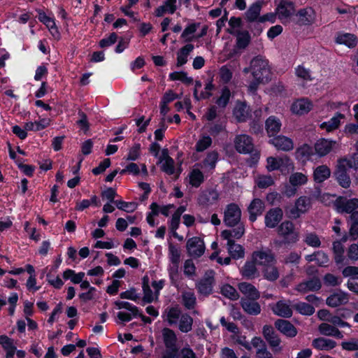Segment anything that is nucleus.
I'll use <instances>...</instances> for the list:
<instances>
[{
  "instance_id": "obj_1",
  "label": "nucleus",
  "mask_w": 358,
  "mask_h": 358,
  "mask_svg": "<svg viewBox=\"0 0 358 358\" xmlns=\"http://www.w3.org/2000/svg\"><path fill=\"white\" fill-rule=\"evenodd\" d=\"M162 333L166 348V350L162 354V358H197L196 353L189 345L184 346L181 349L178 348V337L173 329L164 327Z\"/></svg>"
},
{
  "instance_id": "obj_2",
  "label": "nucleus",
  "mask_w": 358,
  "mask_h": 358,
  "mask_svg": "<svg viewBox=\"0 0 358 358\" xmlns=\"http://www.w3.org/2000/svg\"><path fill=\"white\" fill-rule=\"evenodd\" d=\"M250 80L248 90L255 94L260 85H264L271 80V71L268 60L261 56H257L250 62Z\"/></svg>"
},
{
  "instance_id": "obj_3",
  "label": "nucleus",
  "mask_w": 358,
  "mask_h": 358,
  "mask_svg": "<svg viewBox=\"0 0 358 358\" xmlns=\"http://www.w3.org/2000/svg\"><path fill=\"white\" fill-rule=\"evenodd\" d=\"M242 21L240 17H231L229 20V28L227 32L236 36V43L234 48L230 50L228 57L229 59L239 57L241 50L246 49V30L239 31L236 28L241 27Z\"/></svg>"
},
{
  "instance_id": "obj_4",
  "label": "nucleus",
  "mask_w": 358,
  "mask_h": 358,
  "mask_svg": "<svg viewBox=\"0 0 358 358\" xmlns=\"http://www.w3.org/2000/svg\"><path fill=\"white\" fill-rule=\"evenodd\" d=\"M167 321L170 325L176 324L180 318L178 329L182 333H188L192 329L193 318L187 313L182 314L180 309L176 306L166 310Z\"/></svg>"
},
{
  "instance_id": "obj_5",
  "label": "nucleus",
  "mask_w": 358,
  "mask_h": 358,
  "mask_svg": "<svg viewBox=\"0 0 358 358\" xmlns=\"http://www.w3.org/2000/svg\"><path fill=\"white\" fill-rule=\"evenodd\" d=\"M278 234L282 237L285 243H294L299 239V233L296 230L294 223L284 221L278 227Z\"/></svg>"
},
{
  "instance_id": "obj_6",
  "label": "nucleus",
  "mask_w": 358,
  "mask_h": 358,
  "mask_svg": "<svg viewBox=\"0 0 358 358\" xmlns=\"http://www.w3.org/2000/svg\"><path fill=\"white\" fill-rule=\"evenodd\" d=\"M252 263L266 267H271L275 263V255L269 249H262L252 255Z\"/></svg>"
},
{
  "instance_id": "obj_7",
  "label": "nucleus",
  "mask_w": 358,
  "mask_h": 358,
  "mask_svg": "<svg viewBox=\"0 0 358 358\" xmlns=\"http://www.w3.org/2000/svg\"><path fill=\"white\" fill-rule=\"evenodd\" d=\"M186 248L189 256L194 258L201 257L205 252V243L202 238L194 236L187 241Z\"/></svg>"
},
{
  "instance_id": "obj_8",
  "label": "nucleus",
  "mask_w": 358,
  "mask_h": 358,
  "mask_svg": "<svg viewBox=\"0 0 358 358\" xmlns=\"http://www.w3.org/2000/svg\"><path fill=\"white\" fill-rule=\"evenodd\" d=\"M241 212L236 203H230L224 211V222L228 227L236 226L241 220Z\"/></svg>"
},
{
  "instance_id": "obj_9",
  "label": "nucleus",
  "mask_w": 358,
  "mask_h": 358,
  "mask_svg": "<svg viewBox=\"0 0 358 358\" xmlns=\"http://www.w3.org/2000/svg\"><path fill=\"white\" fill-rule=\"evenodd\" d=\"M262 110L257 108L254 110H250L248 113V123L250 127V131L255 134H259L263 131L262 124Z\"/></svg>"
},
{
  "instance_id": "obj_10",
  "label": "nucleus",
  "mask_w": 358,
  "mask_h": 358,
  "mask_svg": "<svg viewBox=\"0 0 358 358\" xmlns=\"http://www.w3.org/2000/svg\"><path fill=\"white\" fill-rule=\"evenodd\" d=\"M335 206L338 212L350 214L358 208V199H348L340 196L336 200Z\"/></svg>"
},
{
  "instance_id": "obj_11",
  "label": "nucleus",
  "mask_w": 358,
  "mask_h": 358,
  "mask_svg": "<svg viewBox=\"0 0 358 358\" xmlns=\"http://www.w3.org/2000/svg\"><path fill=\"white\" fill-rule=\"evenodd\" d=\"M294 11V3L288 0H281L276 8V13L278 18L282 22H288Z\"/></svg>"
},
{
  "instance_id": "obj_12",
  "label": "nucleus",
  "mask_w": 358,
  "mask_h": 358,
  "mask_svg": "<svg viewBox=\"0 0 358 358\" xmlns=\"http://www.w3.org/2000/svg\"><path fill=\"white\" fill-rule=\"evenodd\" d=\"M348 168L337 160L334 176L337 182L343 188H348L351 185V179L348 173Z\"/></svg>"
},
{
  "instance_id": "obj_13",
  "label": "nucleus",
  "mask_w": 358,
  "mask_h": 358,
  "mask_svg": "<svg viewBox=\"0 0 358 358\" xmlns=\"http://www.w3.org/2000/svg\"><path fill=\"white\" fill-rule=\"evenodd\" d=\"M269 143L273 145L277 150L282 151H290L294 148L293 141L285 136H275L269 140Z\"/></svg>"
},
{
  "instance_id": "obj_14",
  "label": "nucleus",
  "mask_w": 358,
  "mask_h": 358,
  "mask_svg": "<svg viewBox=\"0 0 358 358\" xmlns=\"http://www.w3.org/2000/svg\"><path fill=\"white\" fill-rule=\"evenodd\" d=\"M35 10L38 13V20L46 26L52 36L54 37H59L60 34L55 24V19L48 16L45 13L41 8H36Z\"/></svg>"
},
{
  "instance_id": "obj_15",
  "label": "nucleus",
  "mask_w": 358,
  "mask_h": 358,
  "mask_svg": "<svg viewBox=\"0 0 358 358\" xmlns=\"http://www.w3.org/2000/svg\"><path fill=\"white\" fill-rule=\"evenodd\" d=\"M349 301V295L343 291L334 292L326 300L327 304L332 308L346 304Z\"/></svg>"
},
{
  "instance_id": "obj_16",
  "label": "nucleus",
  "mask_w": 358,
  "mask_h": 358,
  "mask_svg": "<svg viewBox=\"0 0 358 358\" xmlns=\"http://www.w3.org/2000/svg\"><path fill=\"white\" fill-rule=\"evenodd\" d=\"M322 287L320 280L317 277L303 281L296 287V290L301 293H306L308 292H314L319 290Z\"/></svg>"
},
{
  "instance_id": "obj_17",
  "label": "nucleus",
  "mask_w": 358,
  "mask_h": 358,
  "mask_svg": "<svg viewBox=\"0 0 358 358\" xmlns=\"http://www.w3.org/2000/svg\"><path fill=\"white\" fill-rule=\"evenodd\" d=\"M283 212L280 208H272L268 210L265 216L266 226L274 228L282 219Z\"/></svg>"
},
{
  "instance_id": "obj_18",
  "label": "nucleus",
  "mask_w": 358,
  "mask_h": 358,
  "mask_svg": "<svg viewBox=\"0 0 358 358\" xmlns=\"http://www.w3.org/2000/svg\"><path fill=\"white\" fill-rule=\"evenodd\" d=\"M296 23L299 25H309L314 22L315 14L311 8L301 9L296 13Z\"/></svg>"
},
{
  "instance_id": "obj_19",
  "label": "nucleus",
  "mask_w": 358,
  "mask_h": 358,
  "mask_svg": "<svg viewBox=\"0 0 358 358\" xmlns=\"http://www.w3.org/2000/svg\"><path fill=\"white\" fill-rule=\"evenodd\" d=\"M281 127L280 120L275 116H270L265 121V129L269 137L276 136L280 132Z\"/></svg>"
},
{
  "instance_id": "obj_20",
  "label": "nucleus",
  "mask_w": 358,
  "mask_h": 358,
  "mask_svg": "<svg viewBox=\"0 0 358 358\" xmlns=\"http://www.w3.org/2000/svg\"><path fill=\"white\" fill-rule=\"evenodd\" d=\"M275 327L288 337H294L297 334L296 327L287 320L278 319L275 322Z\"/></svg>"
},
{
  "instance_id": "obj_21",
  "label": "nucleus",
  "mask_w": 358,
  "mask_h": 358,
  "mask_svg": "<svg viewBox=\"0 0 358 358\" xmlns=\"http://www.w3.org/2000/svg\"><path fill=\"white\" fill-rule=\"evenodd\" d=\"M263 335L271 348H276L279 346L281 341L271 326H264Z\"/></svg>"
},
{
  "instance_id": "obj_22",
  "label": "nucleus",
  "mask_w": 358,
  "mask_h": 358,
  "mask_svg": "<svg viewBox=\"0 0 358 358\" xmlns=\"http://www.w3.org/2000/svg\"><path fill=\"white\" fill-rule=\"evenodd\" d=\"M313 107L312 103L306 99L296 101L292 106V110L297 115H303L308 113Z\"/></svg>"
},
{
  "instance_id": "obj_23",
  "label": "nucleus",
  "mask_w": 358,
  "mask_h": 358,
  "mask_svg": "<svg viewBox=\"0 0 358 358\" xmlns=\"http://www.w3.org/2000/svg\"><path fill=\"white\" fill-rule=\"evenodd\" d=\"M213 277H207L201 279L196 284L198 292L205 296H208L213 292Z\"/></svg>"
},
{
  "instance_id": "obj_24",
  "label": "nucleus",
  "mask_w": 358,
  "mask_h": 358,
  "mask_svg": "<svg viewBox=\"0 0 358 358\" xmlns=\"http://www.w3.org/2000/svg\"><path fill=\"white\" fill-rule=\"evenodd\" d=\"M336 143V141L320 139L315 145V152L320 157H323L332 150Z\"/></svg>"
},
{
  "instance_id": "obj_25",
  "label": "nucleus",
  "mask_w": 358,
  "mask_h": 358,
  "mask_svg": "<svg viewBox=\"0 0 358 358\" xmlns=\"http://www.w3.org/2000/svg\"><path fill=\"white\" fill-rule=\"evenodd\" d=\"M219 199V194L215 189L203 192L199 197V203L202 206H209L215 203Z\"/></svg>"
},
{
  "instance_id": "obj_26",
  "label": "nucleus",
  "mask_w": 358,
  "mask_h": 358,
  "mask_svg": "<svg viewBox=\"0 0 358 358\" xmlns=\"http://www.w3.org/2000/svg\"><path fill=\"white\" fill-rule=\"evenodd\" d=\"M320 333L326 336H334L338 338H343L341 331L336 327L329 323H322L318 327Z\"/></svg>"
},
{
  "instance_id": "obj_27",
  "label": "nucleus",
  "mask_w": 358,
  "mask_h": 358,
  "mask_svg": "<svg viewBox=\"0 0 358 358\" xmlns=\"http://www.w3.org/2000/svg\"><path fill=\"white\" fill-rule=\"evenodd\" d=\"M273 312L282 317L289 318L292 315V310L290 305L284 301H279L272 308Z\"/></svg>"
},
{
  "instance_id": "obj_28",
  "label": "nucleus",
  "mask_w": 358,
  "mask_h": 358,
  "mask_svg": "<svg viewBox=\"0 0 358 358\" xmlns=\"http://www.w3.org/2000/svg\"><path fill=\"white\" fill-rule=\"evenodd\" d=\"M264 205L263 201L259 199H254L249 208V213H250V220L252 222H254L256 220L257 217L259 215H261L264 211Z\"/></svg>"
},
{
  "instance_id": "obj_29",
  "label": "nucleus",
  "mask_w": 358,
  "mask_h": 358,
  "mask_svg": "<svg viewBox=\"0 0 358 358\" xmlns=\"http://www.w3.org/2000/svg\"><path fill=\"white\" fill-rule=\"evenodd\" d=\"M194 45L191 43L186 44L182 47L177 52V63L178 67L185 65L187 62V58L189 53L194 50Z\"/></svg>"
},
{
  "instance_id": "obj_30",
  "label": "nucleus",
  "mask_w": 358,
  "mask_h": 358,
  "mask_svg": "<svg viewBox=\"0 0 358 358\" xmlns=\"http://www.w3.org/2000/svg\"><path fill=\"white\" fill-rule=\"evenodd\" d=\"M312 345L320 350H330L336 347V343L333 340L320 337L314 339Z\"/></svg>"
},
{
  "instance_id": "obj_31",
  "label": "nucleus",
  "mask_w": 358,
  "mask_h": 358,
  "mask_svg": "<svg viewBox=\"0 0 358 358\" xmlns=\"http://www.w3.org/2000/svg\"><path fill=\"white\" fill-rule=\"evenodd\" d=\"M344 118L345 115L343 114L337 113L336 115L329 121L321 124L320 127L322 129H326V131L328 132L332 131L338 128L341 123V120Z\"/></svg>"
},
{
  "instance_id": "obj_32",
  "label": "nucleus",
  "mask_w": 358,
  "mask_h": 358,
  "mask_svg": "<svg viewBox=\"0 0 358 358\" xmlns=\"http://www.w3.org/2000/svg\"><path fill=\"white\" fill-rule=\"evenodd\" d=\"M150 280L148 275L142 278V289L143 292V301L144 303H151L154 301L152 291L150 287Z\"/></svg>"
},
{
  "instance_id": "obj_33",
  "label": "nucleus",
  "mask_w": 358,
  "mask_h": 358,
  "mask_svg": "<svg viewBox=\"0 0 358 358\" xmlns=\"http://www.w3.org/2000/svg\"><path fill=\"white\" fill-rule=\"evenodd\" d=\"M333 252L334 255V260L337 265L345 264L344 256V246L343 244L337 241L333 243Z\"/></svg>"
},
{
  "instance_id": "obj_34",
  "label": "nucleus",
  "mask_w": 358,
  "mask_h": 358,
  "mask_svg": "<svg viewBox=\"0 0 358 358\" xmlns=\"http://www.w3.org/2000/svg\"><path fill=\"white\" fill-rule=\"evenodd\" d=\"M169 255L170 261L176 268V274L177 268H178V265L180 260V252L173 243H169Z\"/></svg>"
},
{
  "instance_id": "obj_35",
  "label": "nucleus",
  "mask_w": 358,
  "mask_h": 358,
  "mask_svg": "<svg viewBox=\"0 0 358 358\" xmlns=\"http://www.w3.org/2000/svg\"><path fill=\"white\" fill-rule=\"evenodd\" d=\"M231 91L227 86H224L221 90L220 96L215 100V103L219 108H225L229 103Z\"/></svg>"
},
{
  "instance_id": "obj_36",
  "label": "nucleus",
  "mask_w": 358,
  "mask_h": 358,
  "mask_svg": "<svg viewBox=\"0 0 358 358\" xmlns=\"http://www.w3.org/2000/svg\"><path fill=\"white\" fill-rule=\"evenodd\" d=\"M313 175L317 182H322L330 176L331 171L326 165H321L315 169Z\"/></svg>"
},
{
  "instance_id": "obj_37",
  "label": "nucleus",
  "mask_w": 358,
  "mask_h": 358,
  "mask_svg": "<svg viewBox=\"0 0 358 358\" xmlns=\"http://www.w3.org/2000/svg\"><path fill=\"white\" fill-rule=\"evenodd\" d=\"M189 183L194 187H199L204 181V176L203 172L198 169H194L189 175Z\"/></svg>"
},
{
  "instance_id": "obj_38",
  "label": "nucleus",
  "mask_w": 358,
  "mask_h": 358,
  "mask_svg": "<svg viewBox=\"0 0 358 358\" xmlns=\"http://www.w3.org/2000/svg\"><path fill=\"white\" fill-rule=\"evenodd\" d=\"M264 3L263 0H258L250 7L248 10V21L258 20L259 17V13Z\"/></svg>"
},
{
  "instance_id": "obj_39",
  "label": "nucleus",
  "mask_w": 358,
  "mask_h": 358,
  "mask_svg": "<svg viewBox=\"0 0 358 358\" xmlns=\"http://www.w3.org/2000/svg\"><path fill=\"white\" fill-rule=\"evenodd\" d=\"M336 42L345 45L349 48H355L357 45V40L355 35L351 34H341L336 38Z\"/></svg>"
},
{
  "instance_id": "obj_40",
  "label": "nucleus",
  "mask_w": 358,
  "mask_h": 358,
  "mask_svg": "<svg viewBox=\"0 0 358 358\" xmlns=\"http://www.w3.org/2000/svg\"><path fill=\"white\" fill-rule=\"evenodd\" d=\"M228 250L231 257L234 259H238L244 256V248L234 241H229Z\"/></svg>"
},
{
  "instance_id": "obj_41",
  "label": "nucleus",
  "mask_w": 358,
  "mask_h": 358,
  "mask_svg": "<svg viewBox=\"0 0 358 358\" xmlns=\"http://www.w3.org/2000/svg\"><path fill=\"white\" fill-rule=\"evenodd\" d=\"M171 80H180L185 84L191 85L193 83V78L188 77L187 73L185 71H174L169 74Z\"/></svg>"
},
{
  "instance_id": "obj_42",
  "label": "nucleus",
  "mask_w": 358,
  "mask_h": 358,
  "mask_svg": "<svg viewBox=\"0 0 358 358\" xmlns=\"http://www.w3.org/2000/svg\"><path fill=\"white\" fill-rule=\"evenodd\" d=\"M248 154L250 155L249 158L251 159V165L255 164L260 158V150L254 146L249 136H248Z\"/></svg>"
},
{
  "instance_id": "obj_43",
  "label": "nucleus",
  "mask_w": 358,
  "mask_h": 358,
  "mask_svg": "<svg viewBox=\"0 0 358 358\" xmlns=\"http://www.w3.org/2000/svg\"><path fill=\"white\" fill-rule=\"evenodd\" d=\"M338 161L348 169H358V153H354L350 158H340Z\"/></svg>"
},
{
  "instance_id": "obj_44",
  "label": "nucleus",
  "mask_w": 358,
  "mask_h": 358,
  "mask_svg": "<svg viewBox=\"0 0 358 358\" xmlns=\"http://www.w3.org/2000/svg\"><path fill=\"white\" fill-rule=\"evenodd\" d=\"M221 294L231 300H236L239 297L237 290L229 284H225L221 287Z\"/></svg>"
},
{
  "instance_id": "obj_45",
  "label": "nucleus",
  "mask_w": 358,
  "mask_h": 358,
  "mask_svg": "<svg viewBox=\"0 0 358 358\" xmlns=\"http://www.w3.org/2000/svg\"><path fill=\"white\" fill-rule=\"evenodd\" d=\"M295 203L297 206L298 210L303 214L306 213L311 207V199L306 196H302L296 199Z\"/></svg>"
},
{
  "instance_id": "obj_46",
  "label": "nucleus",
  "mask_w": 358,
  "mask_h": 358,
  "mask_svg": "<svg viewBox=\"0 0 358 358\" xmlns=\"http://www.w3.org/2000/svg\"><path fill=\"white\" fill-rule=\"evenodd\" d=\"M199 25V22H193L188 24L183 30L181 34V38H184L185 42L192 41L193 40V37H188V36L194 34Z\"/></svg>"
},
{
  "instance_id": "obj_47",
  "label": "nucleus",
  "mask_w": 358,
  "mask_h": 358,
  "mask_svg": "<svg viewBox=\"0 0 358 358\" xmlns=\"http://www.w3.org/2000/svg\"><path fill=\"white\" fill-rule=\"evenodd\" d=\"M294 308L299 313L305 315H311L315 312V308L308 303L299 302L294 305Z\"/></svg>"
},
{
  "instance_id": "obj_48",
  "label": "nucleus",
  "mask_w": 358,
  "mask_h": 358,
  "mask_svg": "<svg viewBox=\"0 0 358 358\" xmlns=\"http://www.w3.org/2000/svg\"><path fill=\"white\" fill-rule=\"evenodd\" d=\"M182 304L187 310L194 308L196 305V297L193 293L185 292L182 295Z\"/></svg>"
},
{
  "instance_id": "obj_49",
  "label": "nucleus",
  "mask_w": 358,
  "mask_h": 358,
  "mask_svg": "<svg viewBox=\"0 0 358 358\" xmlns=\"http://www.w3.org/2000/svg\"><path fill=\"white\" fill-rule=\"evenodd\" d=\"M234 147L241 154H246V134L238 135L235 138Z\"/></svg>"
},
{
  "instance_id": "obj_50",
  "label": "nucleus",
  "mask_w": 358,
  "mask_h": 358,
  "mask_svg": "<svg viewBox=\"0 0 358 358\" xmlns=\"http://www.w3.org/2000/svg\"><path fill=\"white\" fill-rule=\"evenodd\" d=\"M23 159H17L16 164L18 169L27 176L32 177L34 173L35 166L23 164Z\"/></svg>"
},
{
  "instance_id": "obj_51",
  "label": "nucleus",
  "mask_w": 358,
  "mask_h": 358,
  "mask_svg": "<svg viewBox=\"0 0 358 358\" xmlns=\"http://www.w3.org/2000/svg\"><path fill=\"white\" fill-rule=\"evenodd\" d=\"M289 181L294 187L300 186L307 182V177L301 173H294L289 176Z\"/></svg>"
},
{
  "instance_id": "obj_52",
  "label": "nucleus",
  "mask_w": 358,
  "mask_h": 358,
  "mask_svg": "<svg viewBox=\"0 0 358 358\" xmlns=\"http://www.w3.org/2000/svg\"><path fill=\"white\" fill-rule=\"evenodd\" d=\"M118 39V36L115 32H112L108 37L103 38L99 42L101 48H108L115 44Z\"/></svg>"
},
{
  "instance_id": "obj_53",
  "label": "nucleus",
  "mask_w": 358,
  "mask_h": 358,
  "mask_svg": "<svg viewBox=\"0 0 358 358\" xmlns=\"http://www.w3.org/2000/svg\"><path fill=\"white\" fill-rule=\"evenodd\" d=\"M115 206L121 210H124L127 213L134 211L137 208V203L135 202H127L122 200H116Z\"/></svg>"
},
{
  "instance_id": "obj_54",
  "label": "nucleus",
  "mask_w": 358,
  "mask_h": 358,
  "mask_svg": "<svg viewBox=\"0 0 358 358\" xmlns=\"http://www.w3.org/2000/svg\"><path fill=\"white\" fill-rule=\"evenodd\" d=\"M212 144V138L209 136H204L200 138L195 145V149L201 152L208 148Z\"/></svg>"
},
{
  "instance_id": "obj_55",
  "label": "nucleus",
  "mask_w": 358,
  "mask_h": 358,
  "mask_svg": "<svg viewBox=\"0 0 358 358\" xmlns=\"http://www.w3.org/2000/svg\"><path fill=\"white\" fill-rule=\"evenodd\" d=\"M304 242L308 245L313 248H319L321 245L320 238L313 232L308 233L305 235Z\"/></svg>"
},
{
  "instance_id": "obj_56",
  "label": "nucleus",
  "mask_w": 358,
  "mask_h": 358,
  "mask_svg": "<svg viewBox=\"0 0 358 358\" xmlns=\"http://www.w3.org/2000/svg\"><path fill=\"white\" fill-rule=\"evenodd\" d=\"M141 148L140 143H135L129 150L128 155L126 157L127 161H136L141 156Z\"/></svg>"
},
{
  "instance_id": "obj_57",
  "label": "nucleus",
  "mask_w": 358,
  "mask_h": 358,
  "mask_svg": "<svg viewBox=\"0 0 358 358\" xmlns=\"http://www.w3.org/2000/svg\"><path fill=\"white\" fill-rule=\"evenodd\" d=\"M280 168L278 169L282 173H288L294 169V164L291 159L287 156L281 157L280 162Z\"/></svg>"
},
{
  "instance_id": "obj_58",
  "label": "nucleus",
  "mask_w": 358,
  "mask_h": 358,
  "mask_svg": "<svg viewBox=\"0 0 358 358\" xmlns=\"http://www.w3.org/2000/svg\"><path fill=\"white\" fill-rule=\"evenodd\" d=\"M263 273L264 278L270 281H275L279 278L278 270L273 265L264 268Z\"/></svg>"
},
{
  "instance_id": "obj_59",
  "label": "nucleus",
  "mask_w": 358,
  "mask_h": 358,
  "mask_svg": "<svg viewBox=\"0 0 358 358\" xmlns=\"http://www.w3.org/2000/svg\"><path fill=\"white\" fill-rule=\"evenodd\" d=\"M255 181L259 188H266L274 182L272 177L270 176H259Z\"/></svg>"
},
{
  "instance_id": "obj_60",
  "label": "nucleus",
  "mask_w": 358,
  "mask_h": 358,
  "mask_svg": "<svg viewBox=\"0 0 358 358\" xmlns=\"http://www.w3.org/2000/svg\"><path fill=\"white\" fill-rule=\"evenodd\" d=\"M111 162L109 158H106L101 161L99 164L92 170V173L94 176L103 173L110 166Z\"/></svg>"
},
{
  "instance_id": "obj_61",
  "label": "nucleus",
  "mask_w": 358,
  "mask_h": 358,
  "mask_svg": "<svg viewBox=\"0 0 358 358\" xmlns=\"http://www.w3.org/2000/svg\"><path fill=\"white\" fill-rule=\"evenodd\" d=\"M285 212L286 216L289 219H297L302 214L299 210H298L297 206L295 204L294 206H287L285 208Z\"/></svg>"
},
{
  "instance_id": "obj_62",
  "label": "nucleus",
  "mask_w": 358,
  "mask_h": 358,
  "mask_svg": "<svg viewBox=\"0 0 358 358\" xmlns=\"http://www.w3.org/2000/svg\"><path fill=\"white\" fill-rule=\"evenodd\" d=\"M281 157H268L267 158L266 169L268 171L278 170L280 168V162Z\"/></svg>"
},
{
  "instance_id": "obj_63",
  "label": "nucleus",
  "mask_w": 358,
  "mask_h": 358,
  "mask_svg": "<svg viewBox=\"0 0 358 358\" xmlns=\"http://www.w3.org/2000/svg\"><path fill=\"white\" fill-rule=\"evenodd\" d=\"M261 306L257 301H248V315H257L261 313Z\"/></svg>"
},
{
  "instance_id": "obj_64",
  "label": "nucleus",
  "mask_w": 358,
  "mask_h": 358,
  "mask_svg": "<svg viewBox=\"0 0 358 358\" xmlns=\"http://www.w3.org/2000/svg\"><path fill=\"white\" fill-rule=\"evenodd\" d=\"M220 80L225 84L228 83L232 78V72L226 66H222L220 70Z\"/></svg>"
}]
</instances>
